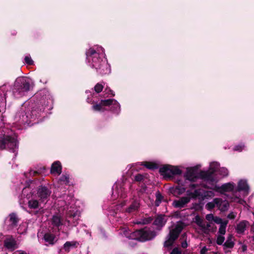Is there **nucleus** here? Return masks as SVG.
Masks as SVG:
<instances>
[{
    "label": "nucleus",
    "instance_id": "27",
    "mask_svg": "<svg viewBox=\"0 0 254 254\" xmlns=\"http://www.w3.org/2000/svg\"><path fill=\"white\" fill-rule=\"evenodd\" d=\"M102 104L103 105V107L105 106H109L112 104L116 103V101L113 99H109L107 100H102L101 101Z\"/></svg>",
    "mask_w": 254,
    "mask_h": 254
},
{
    "label": "nucleus",
    "instance_id": "33",
    "mask_svg": "<svg viewBox=\"0 0 254 254\" xmlns=\"http://www.w3.org/2000/svg\"><path fill=\"white\" fill-rule=\"evenodd\" d=\"M162 196L161 195V194L159 192L157 193H156V199L155 202V205L156 206H158L159 205L160 202L162 201Z\"/></svg>",
    "mask_w": 254,
    "mask_h": 254
},
{
    "label": "nucleus",
    "instance_id": "44",
    "mask_svg": "<svg viewBox=\"0 0 254 254\" xmlns=\"http://www.w3.org/2000/svg\"><path fill=\"white\" fill-rule=\"evenodd\" d=\"M221 171L222 172V175L224 176H227L228 174V171L227 169L226 168H222Z\"/></svg>",
    "mask_w": 254,
    "mask_h": 254
},
{
    "label": "nucleus",
    "instance_id": "41",
    "mask_svg": "<svg viewBox=\"0 0 254 254\" xmlns=\"http://www.w3.org/2000/svg\"><path fill=\"white\" fill-rule=\"evenodd\" d=\"M198 190H195L194 192H189V191H187V193L190 195L192 197H195L198 194Z\"/></svg>",
    "mask_w": 254,
    "mask_h": 254
},
{
    "label": "nucleus",
    "instance_id": "32",
    "mask_svg": "<svg viewBox=\"0 0 254 254\" xmlns=\"http://www.w3.org/2000/svg\"><path fill=\"white\" fill-rule=\"evenodd\" d=\"M104 88V86L100 83H97L94 86V90L97 93H100Z\"/></svg>",
    "mask_w": 254,
    "mask_h": 254
},
{
    "label": "nucleus",
    "instance_id": "12",
    "mask_svg": "<svg viewBox=\"0 0 254 254\" xmlns=\"http://www.w3.org/2000/svg\"><path fill=\"white\" fill-rule=\"evenodd\" d=\"M16 241L12 238H7L4 240V246L11 251L16 248Z\"/></svg>",
    "mask_w": 254,
    "mask_h": 254
},
{
    "label": "nucleus",
    "instance_id": "11",
    "mask_svg": "<svg viewBox=\"0 0 254 254\" xmlns=\"http://www.w3.org/2000/svg\"><path fill=\"white\" fill-rule=\"evenodd\" d=\"M44 239L48 245H53L56 243V242L57 241V239L54 234H52L51 233H46L44 236Z\"/></svg>",
    "mask_w": 254,
    "mask_h": 254
},
{
    "label": "nucleus",
    "instance_id": "5",
    "mask_svg": "<svg viewBox=\"0 0 254 254\" xmlns=\"http://www.w3.org/2000/svg\"><path fill=\"white\" fill-rule=\"evenodd\" d=\"M182 229V227L178 225H177L174 229L171 230L168 236L167 240L164 243V247H169L171 246L174 241L178 238Z\"/></svg>",
    "mask_w": 254,
    "mask_h": 254
},
{
    "label": "nucleus",
    "instance_id": "2",
    "mask_svg": "<svg viewBox=\"0 0 254 254\" xmlns=\"http://www.w3.org/2000/svg\"><path fill=\"white\" fill-rule=\"evenodd\" d=\"M155 236L156 233L154 231L145 228L132 232L127 237L130 239L145 242L152 239Z\"/></svg>",
    "mask_w": 254,
    "mask_h": 254
},
{
    "label": "nucleus",
    "instance_id": "17",
    "mask_svg": "<svg viewBox=\"0 0 254 254\" xmlns=\"http://www.w3.org/2000/svg\"><path fill=\"white\" fill-rule=\"evenodd\" d=\"M214 172V170L209 171L208 172H201L200 173V176L202 178L206 181L212 182L213 181L212 173Z\"/></svg>",
    "mask_w": 254,
    "mask_h": 254
},
{
    "label": "nucleus",
    "instance_id": "38",
    "mask_svg": "<svg viewBox=\"0 0 254 254\" xmlns=\"http://www.w3.org/2000/svg\"><path fill=\"white\" fill-rule=\"evenodd\" d=\"M143 176L141 174H137L135 176V180L137 182H140L143 180Z\"/></svg>",
    "mask_w": 254,
    "mask_h": 254
},
{
    "label": "nucleus",
    "instance_id": "23",
    "mask_svg": "<svg viewBox=\"0 0 254 254\" xmlns=\"http://www.w3.org/2000/svg\"><path fill=\"white\" fill-rule=\"evenodd\" d=\"M28 205L30 208L36 209L39 207V202L37 199L32 198L28 201Z\"/></svg>",
    "mask_w": 254,
    "mask_h": 254
},
{
    "label": "nucleus",
    "instance_id": "47",
    "mask_svg": "<svg viewBox=\"0 0 254 254\" xmlns=\"http://www.w3.org/2000/svg\"><path fill=\"white\" fill-rule=\"evenodd\" d=\"M182 247L183 248H186L188 247V244L186 241H185L182 243Z\"/></svg>",
    "mask_w": 254,
    "mask_h": 254
},
{
    "label": "nucleus",
    "instance_id": "29",
    "mask_svg": "<svg viewBox=\"0 0 254 254\" xmlns=\"http://www.w3.org/2000/svg\"><path fill=\"white\" fill-rule=\"evenodd\" d=\"M145 167L149 169H155L157 168V165L152 162H145L143 164Z\"/></svg>",
    "mask_w": 254,
    "mask_h": 254
},
{
    "label": "nucleus",
    "instance_id": "4",
    "mask_svg": "<svg viewBox=\"0 0 254 254\" xmlns=\"http://www.w3.org/2000/svg\"><path fill=\"white\" fill-rule=\"evenodd\" d=\"M14 86L19 93H22L29 91L33 87V84H31L29 79L20 77L16 80Z\"/></svg>",
    "mask_w": 254,
    "mask_h": 254
},
{
    "label": "nucleus",
    "instance_id": "6",
    "mask_svg": "<svg viewBox=\"0 0 254 254\" xmlns=\"http://www.w3.org/2000/svg\"><path fill=\"white\" fill-rule=\"evenodd\" d=\"M194 222L200 228L201 230L204 233L208 234L211 231L210 223H206L198 215H196L194 217Z\"/></svg>",
    "mask_w": 254,
    "mask_h": 254
},
{
    "label": "nucleus",
    "instance_id": "20",
    "mask_svg": "<svg viewBox=\"0 0 254 254\" xmlns=\"http://www.w3.org/2000/svg\"><path fill=\"white\" fill-rule=\"evenodd\" d=\"M166 221L164 220L163 216L160 215L157 216L154 221V225L158 227H162L165 223Z\"/></svg>",
    "mask_w": 254,
    "mask_h": 254
},
{
    "label": "nucleus",
    "instance_id": "36",
    "mask_svg": "<svg viewBox=\"0 0 254 254\" xmlns=\"http://www.w3.org/2000/svg\"><path fill=\"white\" fill-rule=\"evenodd\" d=\"M24 60L25 63L29 65L32 64L33 62L31 57L29 56H26L25 57Z\"/></svg>",
    "mask_w": 254,
    "mask_h": 254
},
{
    "label": "nucleus",
    "instance_id": "10",
    "mask_svg": "<svg viewBox=\"0 0 254 254\" xmlns=\"http://www.w3.org/2000/svg\"><path fill=\"white\" fill-rule=\"evenodd\" d=\"M216 206L221 211H225L228 209L229 204L226 200H222L220 198H215Z\"/></svg>",
    "mask_w": 254,
    "mask_h": 254
},
{
    "label": "nucleus",
    "instance_id": "7",
    "mask_svg": "<svg viewBox=\"0 0 254 254\" xmlns=\"http://www.w3.org/2000/svg\"><path fill=\"white\" fill-rule=\"evenodd\" d=\"M234 188L235 184L234 183H228L223 185L221 187L215 186L214 189L221 193H224L226 192L233 191Z\"/></svg>",
    "mask_w": 254,
    "mask_h": 254
},
{
    "label": "nucleus",
    "instance_id": "37",
    "mask_svg": "<svg viewBox=\"0 0 254 254\" xmlns=\"http://www.w3.org/2000/svg\"><path fill=\"white\" fill-rule=\"evenodd\" d=\"M213 221L215 222L216 223L220 224V225H221V224L224 222L222 221V219L217 216H214Z\"/></svg>",
    "mask_w": 254,
    "mask_h": 254
},
{
    "label": "nucleus",
    "instance_id": "19",
    "mask_svg": "<svg viewBox=\"0 0 254 254\" xmlns=\"http://www.w3.org/2000/svg\"><path fill=\"white\" fill-rule=\"evenodd\" d=\"M233 237L232 235H229L227 238L226 242L224 244V248H232L234 246V243L233 240Z\"/></svg>",
    "mask_w": 254,
    "mask_h": 254
},
{
    "label": "nucleus",
    "instance_id": "39",
    "mask_svg": "<svg viewBox=\"0 0 254 254\" xmlns=\"http://www.w3.org/2000/svg\"><path fill=\"white\" fill-rule=\"evenodd\" d=\"M214 216L212 214H209L206 215V219L208 221H213Z\"/></svg>",
    "mask_w": 254,
    "mask_h": 254
},
{
    "label": "nucleus",
    "instance_id": "46",
    "mask_svg": "<svg viewBox=\"0 0 254 254\" xmlns=\"http://www.w3.org/2000/svg\"><path fill=\"white\" fill-rule=\"evenodd\" d=\"M239 198V196L237 195H235L234 196H232L230 197V199H232L233 201H235L236 199Z\"/></svg>",
    "mask_w": 254,
    "mask_h": 254
},
{
    "label": "nucleus",
    "instance_id": "28",
    "mask_svg": "<svg viewBox=\"0 0 254 254\" xmlns=\"http://www.w3.org/2000/svg\"><path fill=\"white\" fill-rule=\"evenodd\" d=\"M92 109L95 111H104L105 109L103 107L101 102L99 104H96L92 106Z\"/></svg>",
    "mask_w": 254,
    "mask_h": 254
},
{
    "label": "nucleus",
    "instance_id": "48",
    "mask_svg": "<svg viewBox=\"0 0 254 254\" xmlns=\"http://www.w3.org/2000/svg\"><path fill=\"white\" fill-rule=\"evenodd\" d=\"M206 249L204 247L201 250V254H205V252L206 251Z\"/></svg>",
    "mask_w": 254,
    "mask_h": 254
},
{
    "label": "nucleus",
    "instance_id": "15",
    "mask_svg": "<svg viewBox=\"0 0 254 254\" xmlns=\"http://www.w3.org/2000/svg\"><path fill=\"white\" fill-rule=\"evenodd\" d=\"M186 177L188 180L190 181H194L197 178L196 171L193 169H188Z\"/></svg>",
    "mask_w": 254,
    "mask_h": 254
},
{
    "label": "nucleus",
    "instance_id": "16",
    "mask_svg": "<svg viewBox=\"0 0 254 254\" xmlns=\"http://www.w3.org/2000/svg\"><path fill=\"white\" fill-rule=\"evenodd\" d=\"M51 172L52 174L57 173L58 174H60L62 172V167L61 165L59 162H56L53 164Z\"/></svg>",
    "mask_w": 254,
    "mask_h": 254
},
{
    "label": "nucleus",
    "instance_id": "51",
    "mask_svg": "<svg viewBox=\"0 0 254 254\" xmlns=\"http://www.w3.org/2000/svg\"><path fill=\"white\" fill-rule=\"evenodd\" d=\"M19 254H27L24 252H19Z\"/></svg>",
    "mask_w": 254,
    "mask_h": 254
},
{
    "label": "nucleus",
    "instance_id": "24",
    "mask_svg": "<svg viewBox=\"0 0 254 254\" xmlns=\"http://www.w3.org/2000/svg\"><path fill=\"white\" fill-rule=\"evenodd\" d=\"M52 224L55 226H59L62 224L61 218L58 215H54L52 218Z\"/></svg>",
    "mask_w": 254,
    "mask_h": 254
},
{
    "label": "nucleus",
    "instance_id": "18",
    "mask_svg": "<svg viewBox=\"0 0 254 254\" xmlns=\"http://www.w3.org/2000/svg\"><path fill=\"white\" fill-rule=\"evenodd\" d=\"M78 244L76 241L66 242L64 245V249L65 252H68L71 248L76 247Z\"/></svg>",
    "mask_w": 254,
    "mask_h": 254
},
{
    "label": "nucleus",
    "instance_id": "21",
    "mask_svg": "<svg viewBox=\"0 0 254 254\" xmlns=\"http://www.w3.org/2000/svg\"><path fill=\"white\" fill-rule=\"evenodd\" d=\"M248 222L242 221L239 223L237 227V231L239 234L243 233L246 230Z\"/></svg>",
    "mask_w": 254,
    "mask_h": 254
},
{
    "label": "nucleus",
    "instance_id": "1",
    "mask_svg": "<svg viewBox=\"0 0 254 254\" xmlns=\"http://www.w3.org/2000/svg\"><path fill=\"white\" fill-rule=\"evenodd\" d=\"M86 58L89 62L92 61V66L95 68L101 74H106L109 71L108 65L99 57V55L93 48H90L86 53Z\"/></svg>",
    "mask_w": 254,
    "mask_h": 254
},
{
    "label": "nucleus",
    "instance_id": "9",
    "mask_svg": "<svg viewBox=\"0 0 254 254\" xmlns=\"http://www.w3.org/2000/svg\"><path fill=\"white\" fill-rule=\"evenodd\" d=\"M37 194L38 197L42 200L47 199L51 194V191L46 187H42L39 188Z\"/></svg>",
    "mask_w": 254,
    "mask_h": 254
},
{
    "label": "nucleus",
    "instance_id": "49",
    "mask_svg": "<svg viewBox=\"0 0 254 254\" xmlns=\"http://www.w3.org/2000/svg\"><path fill=\"white\" fill-rule=\"evenodd\" d=\"M228 217L230 218V219H232V218H234L235 217V215H233V214H229L228 216Z\"/></svg>",
    "mask_w": 254,
    "mask_h": 254
},
{
    "label": "nucleus",
    "instance_id": "13",
    "mask_svg": "<svg viewBox=\"0 0 254 254\" xmlns=\"http://www.w3.org/2000/svg\"><path fill=\"white\" fill-rule=\"evenodd\" d=\"M159 172L161 174L164 176L168 177H172V173L171 172V168L170 165H165L161 167L159 169Z\"/></svg>",
    "mask_w": 254,
    "mask_h": 254
},
{
    "label": "nucleus",
    "instance_id": "3",
    "mask_svg": "<svg viewBox=\"0 0 254 254\" xmlns=\"http://www.w3.org/2000/svg\"><path fill=\"white\" fill-rule=\"evenodd\" d=\"M17 148L16 140L9 135L0 137V150L7 149L15 152Z\"/></svg>",
    "mask_w": 254,
    "mask_h": 254
},
{
    "label": "nucleus",
    "instance_id": "35",
    "mask_svg": "<svg viewBox=\"0 0 254 254\" xmlns=\"http://www.w3.org/2000/svg\"><path fill=\"white\" fill-rule=\"evenodd\" d=\"M215 206H216V203L215 202V199H214L213 201L208 202L206 205V208L209 210L212 209Z\"/></svg>",
    "mask_w": 254,
    "mask_h": 254
},
{
    "label": "nucleus",
    "instance_id": "34",
    "mask_svg": "<svg viewBox=\"0 0 254 254\" xmlns=\"http://www.w3.org/2000/svg\"><path fill=\"white\" fill-rule=\"evenodd\" d=\"M225 237L223 235H219L217 238L216 243L218 245H221L223 243Z\"/></svg>",
    "mask_w": 254,
    "mask_h": 254
},
{
    "label": "nucleus",
    "instance_id": "31",
    "mask_svg": "<svg viewBox=\"0 0 254 254\" xmlns=\"http://www.w3.org/2000/svg\"><path fill=\"white\" fill-rule=\"evenodd\" d=\"M171 172L172 173V176L175 175H180L182 173L181 170L177 167L171 166Z\"/></svg>",
    "mask_w": 254,
    "mask_h": 254
},
{
    "label": "nucleus",
    "instance_id": "45",
    "mask_svg": "<svg viewBox=\"0 0 254 254\" xmlns=\"http://www.w3.org/2000/svg\"><path fill=\"white\" fill-rule=\"evenodd\" d=\"M105 91L106 92L107 94H112V96H114V94L112 93V90L107 87L105 89Z\"/></svg>",
    "mask_w": 254,
    "mask_h": 254
},
{
    "label": "nucleus",
    "instance_id": "26",
    "mask_svg": "<svg viewBox=\"0 0 254 254\" xmlns=\"http://www.w3.org/2000/svg\"><path fill=\"white\" fill-rule=\"evenodd\" d=\"M227 224V221H224L220 225L218 233L219 235H224L226 233V227Z\"/></svg>",
    "mask_w": 254,
    "mask_h": 254
},
{
    "label": "nucleus",
    "instance_id": "30",
    "mask_svg": "<svg viewBox=\"0 0 254 254\" xmlns=\"http://www.w3.org/2000/svg\"><path fill=\"white\" fill-rule=\"evenodd\" d=\"M61 184H67L69 183V177L67 175H63L59 180Z\"/></svg>",
    "mask_w": 254,
    "mask_h": 254
},
{
    "label": "nucleus",
    "instance_id": "40",
    "mask_svg": "<svg viewBox=\"0 0 254 254\" xmlns=\"http://www.w3.org/2000/svg\"><path fill=\"white\" fill-rule=\"evenodd\" d=\"M151 220H152V219L151 218H149L143 220L142 222H136V224H148V223H150L151 221Z\"/></svg>",
    "mask_w": 254,
    "mask_h": 254
},
{
    "label": "nucleus",
    "instance_id": "22",
    "mask_svg": "<svg viewBox=\"0 0 254 254\" xmlns=\"http://www.w3.org/2000/svg\"><path fill=\"white\" fill-rule=\"evenodd\" d=\"M139 203L137 201H133L131 204L127 208V211L128 213L132 212L138 208Z\"/></svg>",
    "mask_w": 254,
    "mask_h": 254
},
{
    "label": "nucleus",
    "instance_id": "14",
    "mask_svg": "<svg viewBox=\"0 0 254 254\" xmlns=\"http://www.w3.org/2000/svg\"><path fill=\"white\" fill-rule=\"evenodd\" d=\"M238 191H243L245 195L248 194L249 190V187L245 181L241 180L239 182L238 186Z\"/></svg>",
    "mask_w": 254,
    "mask_h": 254
},
{
    "label": "nucleus",
    "instance_id": "42",
    "mask_svg": "<svg viewBox=\"0 0 254 254\" xmlns=\"http://www.w3.org/2000/svg\"><path fill=\"white\" fill-rule=\"evenodd\" d=\"M244 147V145L243 144L238 145L236 146L234 149L235 151H242Z\"/></svg>",
    "mask_w": 254,
    "mask_h": 254
},
{
    "label": "nucleus",
    "instance_id": "50",
    "mask_svg": "<svg viewBox=\"0 0 254 254\" xmlns=\"http://www.w3.org/2000/svg\"><path fill=\"white\" fill-rule=\"evenodd\" d=\"M196 186H197V185H195V184H191V185H190V187L191 188H194L196 187Z\"/></svg>",
    "mask_w": 254,
    "mask_h": 254
},
{
    "label": "nucleus",
    "instance_id": "8",
    "mask_svg": "<svg viewBox=\"0 0 254 254\" xmlns=\"http://www.w3.org/2000/svg\"><path fill=\"white\" fill-rule=\"evenodd\" d=\"M190 197L185 196L180 198L179 199L175 200L173 202V205L177 208H182L190 201Z\"/></svg>",
    "mask_w": 254,
    "mask_h": 254
},
{
    "label": "nucleus",
    "instance_id": "25",
    "mask_svg": "<svg viewBox=\"0 0 254 254\" xmlns=\"http://www.w3.org/2000/svg\"><path fill=\"white\" fill-rule=\"evenodd\" d=\"M9 221L12 226H15L17 225L18 219L15 214L12 213L9 215Z\"/></svg>",
    "mask_w": 254,
    "mask_h": 254
},
{
    "label": "nucleus",
    "instance_id": "52",
    "mask_svg": "<svg viewBox=\"0 0 254 254\" xmlns=\"http://www.w3.org/2000/svg\"><path fill=\"white\" fill-rule=\"evenodd\" d=\"M95 62L97 64H99V63L98 62V61L97 60H95Z\"/></svg>",
    "mask_w": 254,
    "mask_h": 254
},
{
    "label": "nucleus",
    "instance_id": "43",
    "mask_svg": "<svg viewBox=\"0 0 254 254\" xmlns=\"http://www.w3.org/2000/svg\"><path fill=\"white\" fill-rule=\"evenodd\" d=\"M170 254H181V252L178 248H175Z\"/></svg>",
    "mask_w": 254,
    "mask_h": 254
}]
</instances>
